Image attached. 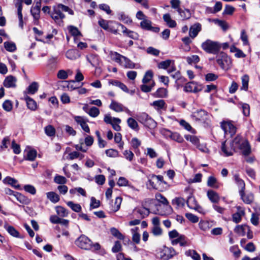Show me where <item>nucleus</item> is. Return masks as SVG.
I'll use <instances>...</instances> for the list:
<instances>
[{"mask_svg":"<svg viewBox=\"0 0 260 260\" xmlns=\"http://www.w3.org/2000/svg\"><path fill=\"white\" fill-rule=\"evenodd\" d=\"M66 56L68 58L71 60H75L78 58L80 56V55L78 51L70 49L67 51Z\"/></svg>","mask_w":260,"mask_h":260,"instance_id":"25","label":"nucleus"},{"mask_svg":"<svg viewBox=\"0 0 260 260\" xmlns=\"http://www.w3.org/2000/svg\"><path fill=\"white\" fill-rule=\"evenodd\" d=\"M70 32L74 36H80L81 35V32L78 29L74 26H70L68 27Z\"/></svg>","mask_w":260,"mask_h":260,"instance_id":"59","label":"nucleus"},{"mask_svg":"<svg viewBox=\"0 0 260 260\" xmlns=\"http://www.w3.org/2000/svg\"><path fill=\"white\" fill-rule=\"evenodd\" d=\"M14 198L20 203L23 204L28 205L30 202L29 199L18 192L15 193Z\"/></svg>","mask_w":260,"mask_h":260,"instance_id":"26","label":"nucleus"},{"mask_svg":"<svg viewBox=\"0 0 260 260\" xmlns=\"http://www.w3.org/2000/svg\"><path fill=\"white\" fill-rule=\"evenodd\" d=\"M178 244L182 247L187 246L189 245V241L184 235L180 236Z\"/></svg>","mask_w":260,"mask_h":260,"instance_id":"63","label":"nucleus"},{"mask_svg":"<svg viewBox=\"0 0 260 260\" xmlns=\"http://www.w3.org/2000/svg\"><path fill=\"white\" fill-rule=\"evenodd\" d=\"M75 244L81 249L88 250L91 246V240L85 235H81L76 241Z\"/></svg>","mask_w":260,"mask_h":260,"instance_id":"6","label":"nucleus"},{"mask_svg":"<svg viewBox=\"0 0 260 260\" xmlns=\"http://www.w3.org/2000/svg\"><path fill=\"white\" fill-rule=\"evenodd\" d=\"M177 12L180 14V17L182 19H187L190 17V13L189 10H182L181 9H178Z\"/></svg>","mask_w":260,"mask_h":260,"instance_id":"37","label":"nucleus"},{"mask_svg":"<svg viewBox=\"0 0 260 260\" xmlns=\"http://www.w3.org/2000/svg\"><path fill=\"white\" fill-rule=\"evenodd\" d=\"M50 16L56 22L63 19L64 15L61 12L58 6L54 7L53 11L50 14Z\"/></svg>","mask_w":260,"mask_h":260,"instance_id":"14","label":"nucleus"},{"mask_svg":"<svg viewBox=\"0 0 260 260\" xmlns=\"http://www.w3.org/2000/svg\"><path fill=\"white\" fill-rule=\"evenodd\" d=\"M136 212L140 214L141 217L142 218H145L149 214V210L148 209L142 207L140 208H138L136 210Z\"/></svg>","mask_w":260,"mask_h":260,"instance_id":"44","label":"nucleus"},{"mask_svg":"<svg viewBox=\"0 0 260 260\" xmlns=\"http://www.w3.org/2000/svg\"><path fill=\"white\" fill-rule=\"evenodd\" d=\"M201 47L207 53L216 54L219 51L221 46L217 42L208 39L202 43Z\"/></svg>","mask_w":260,"mask_h":260,"instance_id":"2","label":"nucleus"},{"mask_svg":"<svg viewBox=\"0 0 260 260\" xmlns=\"http://www.w3.org/2000/svg\"><path fill=\"white\" fill-rule=\"evenodd\" d=\"M165 105L166 103L162 100L155 101L151 104V105L157 111L163 109L165 108Z\"/></svg>","mask_w":260,"mask_h":260,"instance_id":"28","label":"nucleus"},{"mask_svg":"<svg viewBox=\"0 0 260 260\" xmlns=\"http://www.w3.org/2000/svg\"><path fill=\"white\" fill-rule=\"evenodd\" d=\"M167 93L168 91L166 88H160L156 91L155 94L158 97L165 98L167 96Z\"/></svg>","mask_w":260,"mask_h":260,"instance_id":"62","label":"nucleus"},{"mask_svg":"<svg viewBox=\"0 0 260 260\" xmlns=\"http://www.w3.org/2000/svg\"><path fill=\"white\" fill-rule=\"evenodd\" d=\"M38 84L36 82H32L27 88L28 93L29 94H34L38 90Z\"/></svg>","mask_w":260,"mask_h":260,"instance_id":"47","label":"nucleus"},{"mask_svg":"<svg viewBox=\"0 0 260 260\" xmlns=\"http://www.w3.org/2000/svg\"><path fill=\"white\" fill-rule=\"evenodd\" d=\"M249 77L247 75H244L242 77V86L241 87L242 89L247 90L248 87Z\"/></svg>","mask_w":260,"mask_h":260,"instance_id":"56","label":"nucleus"},{"mask_svg":"<svg viewBox=\"0 0 260 260\" xmlns=\"http://www.w3.org/2000/svg\"><path fill=\"white\" fill-rule=\"evenodd\" d=\"M54 181L58 184L63 185L67 182V179L63 176L57 175L54 178Z\"/></svg>","mask_w":260,"mask_h":260,"instance_id":"46","label":"nucleus"},{"mask_svg":"<svg viewBox=\"0 0 260 260\" xmlns=\"http://www.w3.org/2000/svg\"><path fill=\"white\" fill-rule=\"evenodd\" d=\"M4 45L6 50L9 52H13L16 50V45L13 42H5Z\"/></svg>","mask_w":260,"mask_h":260,"instance_id":"34","label":"nucleus"},{"mask_svg":"<svg viewBox=\"0 0 260 260\" xmlns=\"http://www.w3.org/2000/svg\"><path fill=\"white\" fill-rule=\"evenodd\" d=\"M22 5H21V2L20 0H19V3H18V10H17V14L19 18V26L22 28L23 27V17H22Z\"/></svg>","mask_w":260,"mask_h":260,"instance_id":"33","label":"nucleus"},{"mask_svg":"<svg viewBox=\"0 0 260 260\" xmlns=\"http://www.w3.org/2000/svg\"><path fill=\"white\" fill-rule=\"evenodd\" d=\"M169 136L170 137L171 139L174 141H175L178 143H182L183 141V138L179 134L177 133H172L170 131H168Z\"/></svg>","mask_w":260,"mask_h":260,"instance_id":"32","label":"nucleus"},{"mask_svg":"<svg viewBox=\"0 0 260 260\" xmlns=\"http://www.w3.org/2000/svg\"><path fill=\"white\" fill-rule=\"evenodd\" d=\"M164 20L170 27H174L176 26V22L172 20L169 14H165L163 16Z\"/></svg>","mask_w":260,"mask_h":260,"instance_id":"31","label":"nucleus"},{"mask_svg":"<svg viewBox=\"0 0 260 260\" xmlns=\"http://www.w3.org/2000/svg\"><path fill=\"white\" fill-rule=\"evenodd\" d=\"M117 25H118V28L120 27L122 30L123 33L126 36L135 40L138 39L139 36L137 33L133 31L128 30L124 25L120 23H117Z\"/></svg>","mask_w":260,"mask_h":260,"instance_id":"17","label":"nucleus"},{"mask_svg":"<svg viewBox=\"0 0 260 260\" xmlns=\"http://www.w3.org/2000/svg\"><path fill=\"white\" fill-rule=\"evenodd\" d=\"M239 193L241 199L246 204H251L254 200L253 194L251 193L245 194L244 190H239Z\"/></svg>","mask_w":260,"mask_h":260,"instance_id":"18","label":"nucleus"},{"mask_svg":"<svg viewBox=\"0 0 260 260\" xmlns=\"http://www.w3.org/2000/svg\"><path fill=\"white\" fill-rule=\"evenodd\" d=\"M109 107L111 109L116 112H120L124 110H126L127 112H129V111L127 108H125L122 104L114 101H112Z\"/></svg>","mask_w":260,"mask_h":260,"instance_id":"16","label":"nucleus"},{"mask_svg":"<svg viewBox=\"0 0 260 260\" xmlns=\"http://www.w3.org/2000/svg\"><path fill=\"white\" fill-rule=\"evenodd\" d=\"M28 108L31 110H35L37 109V104L32 99L27 97L25 99Z\"/></svg>","mask_w":260,"mask_h":260,"instance_id":"42","label":"nucleus"},{"mask_svg":"<svg viewBox=\"0 0 260 260\" xmlns=\"http://www.w3.org/2000/svg\"><path fill=\"white\" fill-rule=\"evenodd\" d=\"M244 214V210L240 207H238L237 211L233 215V221L236 223L240 222Z\"/></svg>","mask_w":260,"mask_h":260,"instance_id":"21","label":"nucleus"},{"mask_svg":"<svg viewBox=\"0 0 260 260\" xmlns=\"http://www.w3.org/2000/svg\"><path fill=\"white\" fill-rule=\"evenodd\" d=\"M186 203L187 206L191 209H193L198 211L199 212H202V208L198 204L197 201H196L194 197L190 196L188 197Z\"/></svg>","mask_w":260,"mask_h":260,"instance_id":"11","label":"nucleus"},{"mask_svg":"<svg viewBox=\"0 0 260 260\" xmlns=\"http://www.w3.org/2000/svg\"><path fill=\"white\" fill-rule=\"evenodd\" d=\"M209 200L213 203H217L220 200L218 194L213 190H209L207 193Z\"/></svg>","mask_w":260,"mask_h":260,"instance_id":"22","label":"nucleus"},{"mask_svg":"<svg viewBox=\"0 0 260 260\" xmlns=\"http://www.w3.org/2000/svg\"><path fill=\"white\" fill-rule=\"evenodd\" d=\"M4 228L11 236L16 238L19 237V232L13 226L5 224Z\"/></svg>","mask_w":260,"mask_h":260,"instance_id":"27","label":"nucleus"},{"mask_svg":"<svg viewBox=\"0 0 260 260\" xmlns=\"http://www.w3.org/2000/svg\"><path fill=\"white\" fill-rule=\"evenodd\" d=\"M37 156V151L35 150H30L27 153L26 159L30 161H33Z\"/></svg>","mask_w":260,"mask_h":260,"instance_id":"52","label":"nucleus"},{"mask_svg":"<svg viewBox=\"0 0 260 260\" xmlns=\"http://www.w3.org/2000/svg\"><path fill=\"white\" fill-rule=\"evenodd\" d=\"M202 30V25L200 23H196L191 25L189 28V36L192 39L195 38L199 32Z\"/></svg>","mask_w":260,"mask_h":260,"instance_id":"13","label":"nucleus"},{"mask_svg":"<svg viewBox=\"0 0 260 260\" xmlns=\"http://www.w3.org/2000/svg\"><path fill=\"white\" fill-rule=\"evenodd\" d=\"M67 205L76 212H80L81 211V206L79 204L74 203L72 201H69Z\"/></svg>","mask_w":260,"mask_h":260,"instance_id":"40","label":"nucleus"},{"mask_svg":"<svg viewBox=\"0 0 260 260\" xmlns=\"http://www.w3.org/2000/svg\"><path fill=\"white\" fill-rule=\"evenodd\" d=\"M104 121L108 124L112 125L113 128L116 131H120L121 127L119 124L121 122V120L118 118L112 117L110 114H106L104 118Z\"/></svg>","mask_w":260,"mask_h":260,"instance_id":"8","label":"nucleus"},{"mask_svg":"<svg viewBox=\"0 0 260 260\" xmlns=\"http://www.w3.org/2000/svg\"><path fill=\"white\" fill-rule=\"evenodd\" d=\"M46 197L49 200L54 204L58 202L60 200L59 195L54 191L47 192Z\"/></svg>","mask_w":260,"mask_h":260,"instance_id":"24","label":"nucleus"},{"mask_svg":"<svg viewBox=\"0 0 260 260\" xmlns=\"http://www.w3.org/2000/svg\"><path fill=\"white\" fill-rule=\"evenodd\" d=\"M221 127L225 134L231 136L234 135L236 132V127L231 122H224L221 123Z\"/></svg>","mask_w":260,"mask_h":260,"instance_id":"10","label":"nucleus"},{"mask_svg":"<svg viewBox=\"0 0 260 260\" xmlns=\"http://www.w3.org/2000/svg\"><path fill=\"white\" fill-rule=\"evenodd\" d=\"M3 108L7 112L11 111L13 108L12 103L9 100H6L3 104Z\"/></svg>","mask_w":260,"mask_h":260,"instance_id":"57","label":"nucleus"},{"mask_svg":"<svg viewBox=\"0 0 260 260\" xmlns=\"http://www.w3.org/2000/svg\"><path fill=\"white\" fill-rule=\"evenodd\" d=\"M202 90V85L193 81L187 83L184 87V90L185 92L197 93Z\"/></svg>","mask_w":260,"mask_h":260,"instance_id":"9","label":"nucleus"},{"mask_svg":"<svg viewBox=\"0 0 260 260\" xmlns=\"http://www.w3.org/2000/svg\"><path fill=\"white\" fill-rule=\"evenodd\" d=\"M45 132L48 136H54L55 134V129L52 125H48L45 127Z\"/></svg>","mask_w":260,"mask_h":260,"instance_id":"45","label":"nucleus"},{"mask_svg":"<svg viewBox=\"0 0 260 260\" xmlns=\"http://www.w3.org/2000/svg\"><path fill=\"white\" fill-rule=\"evenodd\" d=\"M235 9L234 7L230 5H225V8L223 12V14L232 15L235 11Z\"/></svg>","mask_w":260,"mask_h":260,"instance_id":"64","label":"nucleus"},{"mask_svg":"<svg viewBox=\"0 0 260 260\" xmlns=\"http://www.w3.org/2000/svg\"><path fill=\"white\" fill-rule=\"evenodd\" d=\"M150 183L154 188L156 187L157 184L160 185L161 183L166 184L165 181H164V178L160 175H153L151 179L149 180Z\"/></svg>","mask_w":260,"mask_h":260,"instance_id":"19","label":"nucleus"},{"mask_svg":"<svg viewBox=\"0 0 260 260\" xmlns=\"http://www.w3.org/2000/svg\"><path fill=\"white\" fill-rule=\"evenodd\" d=\"M87 113L91 117H97L99 115V114H100V110H99V109L98 108H96L95 107H92L87 112Z\"/></svg>","mask_w":260,"mask_h":260,"instance_id":"53","label":"nucleus"},{"mask_svg":"<svg viewBox=\"0 0 260 260\" xmlns=\"http://www.w3.org/2000/svg\"><path fill=\"white\" fill-rule=\"evenodd\" d=\"M216 61L220 67L224 70H228L231 67V59L227 54L224 52L220 53L217 56Z\"/></svg>","mask_w":260,"mask_h":260,"instance_id":"5","label":"nucleus"},{"mask_svg":"<svg viewBox=\"0 0 260 260\" xmlns=\"http://www.w3.org/2000/svg\"><path fill=\"white\" fill-rule=\"evenodd\" d=\"M74 119L75 121L81 126L83 131L88 133L90 132L89 127L86 124L87 120L84 117L76 116L74 117Z\"/></svg>","mask_w":260,"mask_h":260,"instance_id":"15","label":"nucleus"},{"mask_svg":"<svg viewBox=\"0 0 260 260\" xmlns=\"http://www.w3.org/2000/svg\"><path fill=\"white\" fill-rule=\"evenodd\" d=\"M111 234L119 240H124V236L122 235L117 229L112 228L110 229Z\"/></svg>","mask_w":260,"mask_h":260,"instance_id":"41","label":"nucleus"},{"mask_svg":"<svg viewBox=\"0 0 260 260\" xmlns=\"http://www.w3.org/2000/svg\"><path fill=\"white\" fill-rule=\"evenodd\" d=\"M236 148H239L242 151V154L247 155L250 153V148L247 141L244 140L240 136L236 137L231 142V147L229 151L226 150L225 144H222V151L226 156H231Z\"/></svg>","mask_w":260,"mask_h":260,"instance_id":"1","label":"nucleus"},{"mask_svg":"<svg viewBox=\"0 0 260 260\" xmlns=\"http://www.w3.org/2000/svg\"><path fill=\"white\" fill-rule=\"evenodd\" d=\"M55 211L57 215L59 217H64L68 215L69 212L68 210L62 206H56Z\"/></svg>","mask_w":260,"mask_h":260,"instance_id":"29","label":"nucleus"},{"mask_svg":"<svg viewBox=\"0 0 260 260\" xmlns=\"http://www.w3.org/2000/svg\"><path fill=\"white\" fill-rule=\"evenodd\" d=\"M151 233L155 236H159L162 235V230L160 226H153L151 229Z\"/></svg>","mask_w":260,"mask_h":260,"instance_id":"55","label":"nucleus"},{"mask_svg":"<svg viewBox=\"0 0 260 260\" xmlns=\"http://www.w3.org/2000/svg\"><path fill=\"white\" fill-rule=\"evenodd\" d=\"M155 199L158 202L162 203L164 205H168L169 204L167 199L159 193L155 194Z\"/></svg>","mask_w":260,"mask_h":260,"instance_id":"48","label":"nucleus"},{"mask_svg":"<svg viewBox=\"0 0 260 260\" xmlns=\"http://www.w3.org/2000/svg\"><path fill=\"white\" fill-rule=\"evenodd\" d=\"M68 73L72 74V72L70 70H68V72L62 70L59 71L57 74L58 78L60 79H67L68 77Z\"/></svg>","mask_w":260,"mask_h":260,"instance_id":"54","label":"nucleus"},{"mask_svg":"<svg viewBox=\"0 0 260 260\" xmlns=\"http://www.w3.org/2000/svg\"><path fill=\"white\" fill-rule=\"evenodd\" d=\"M16 81L17 79L15 77L12 76H9L5 79L3 84L7 88L15 87L16 85Z\"/></svg>","mask_w":260,"mask_h":260,"instance_id":"20","label":"nucleus"},{"mask_svg":"<svg viewBox=\"0 0 260 260\" xmlns=\"http://www.w3.org/2000/svg\"><path fill=\"white\" fill-rule=\"evenodd\" d=\"M117 16L118 19L123 21L125 23L129 24L132 22L131 19L123 12L119 13Z\"/></svg>","mask_w":260,"mask_h":260,"instance_id":"35","label":"nucleus"},{"mask_svg":"<svg viewBox=\"0 0 260 260\" xmlns=\"http://www.w3.org/2000/svg\"><path fill=\"white\" fill-rule=\"evenodd\" d=\"M140 25L143 29L149 30L151 29V22L148 19H144L140 23Z\"/></svg>","mask_w":260,"mask_h":260,"instance_id":"49","label":"nucleus"},{"mask_svg":"<svg viewBox=\"0 0 260 260\" xmlns=\"http://www.w3.org/2000/svg\"><path fill=\"white\" fill-rule=\"evenodd\" d=\"M185 138L187 141H190L191 143L196 146L198 145L199 143V139L195 136L188 135L185 136Z\"/></svg>","mask_w":260,"mask_h":260,"instance_id":"51","label":"nucleus"},{"mask_svg":"<svg viewBox=\"0 0 260 260\" xmlns=\"http://www.w3.org/2000/svg\"><path fill=\"white\" fill-rule=\"evenodd\" d=\"M153 77V73L151 71H148L146 72L142 82L144 84H146L150 81Z\"/></svg>","mask_w":260,"mask_h":260,"instance_id":"50","label":"nucleus"},{"mask_svg":"<svg viewBox=\"0 0 260 260\" xmlns=\"http://www.w3.org/2000/svg\"><path fill=\"white\" fill-rule=\"evenodd\" d=\"M249 228L246 224L238 225L235 227L234 232L239 236H243L246 234L247 231H249Z\"/></svg>","mask_w":260,"mask_h":260,"instance_id":"23","label":"nucleus"},{"mask_svg":"<svg viewBox=\"0 0 260 260\" xmlns=\"http://www.w3.org/2000/svg\"><path fill=\"white\" fill-rule=\"evenodd\" d=\"M137 120L147 127L154 126L155 121L147 113H142L137 116Z\"/></svg>","mask_w":260,"mask_h":260,"instance_id":"7","label":"nucleus"},{"mask_svg":"<svg viewBox=\"0 0 260 260\" xmlns=\"http://www.w3.org/2000/svg\"><path fill=\"white\" fill-rule=\"evenodd\" d=\"M121 202L122 199L120 197H117L115 199L114 204L111 205V211L114 212L117 211L120 209Z\"/></svg>","mask_w":260,"mask_h":260,"instance_id":"30","label":"nucleus"},{"mask_svg":"<svg viewBox=\"0 0 260 260\" xmlns=\"http://www.w3.org/2000/svg\"><path fill=\"white\" fill-rule=\"evenodd\" d=\"M187 256H189L194 260H200L201 257L200 255L194 250H189L185 252Z\"/></svg>","mask_w":260,"mask_h":260,"instance_id":"43","label":"nucleus"},{"mask_svg":"<svg viewBox=\"0 0 260 260\" xmlns=\"http://www.w3.org/2000/svg\"><path fill=\"white\" fill-rule=\"evenodd\" d=\"M207 183V185L209 187L214 188H218V185H217V180L213 176H210L208 177Z\"/></svg>","mask_w":260,"mask_h":260,"instance_id":"38","label":"nucleus"},{"mask_svg":"<svg viewBox=\"0 0 260 260\" xmlns=\"http://www.w3.org/2000/svg\"><path fill=\"white\" fill-rule=\"evenodd\" d=\"M114 61L125 68L133 69L135 67V63L126 57L115 52L113 54Z\"/></svg>","mask_w":260,"mask_h":260,"instance_id":"4","label":"nucleus"},{"mask_svg":"<svg viewBox=\"0 0 260 260\" xmlns=\"http://www.w3.org/2000/svg\"><path fill=\"white\" fill-rule=\"evenodd\" d=\"M157 254L160 258L164 260H169L176 255L177 253L173 248L163 246L158 249Z\"/></svg>","mask_w":260,"mask_h":260,"instance_id":"3","label":"nucleus"},{"mask_svg":"<svg viewBox=\"0 0 260 260\" xmlns=\"http://www.w3.org/2000/svg\"><path fill=\"white\" fill-rule=\"evenodd\" d=\"M192 117L197 121H205L207 119L208 113L203 110H197L193 112Z\"/></svg>","mask_w":260,"mask_h":260,"instance_id":"12","label":"nucleus"},{"mask_svg":"<svg viewBox=\"0 0 260 260\" xmlns=\"http://www.w3.org/2000/svg\"><path fill=\"white\" fill-rule=\"evenodd\" d=\"M127 123L128 126L132 129L135 131H138L139 129L138 122L134 118L131 117L128 118L127 120Z\"/></svg>","mask_w":260,"mask_h":260,"instance_id":"39","label":"nucleus"},{"mask_svg":"<svg viewBox=\"0 0 260 260\" xmlns=\"http://www.w3.org/2000/svg\"><path fill=\"white\" fill-rule=\"evenodd\" d=\"M199 57L196 55L188 56L186 58V61L189 64L197 63L199 61Z\"/></svg>","mask_w":260,"mask_h":260,"instance_id":"60","label":"nucleus"},{"mask_svg":"<svg viewBox=\"0 0 260 260\" xmlns=\"http://www.w3.org/2000/svg\"><path fill=\"white\" fill-rule=\"evenodd\" d=\"M174 61L173 60L167 59L163 61H161L158 64V68L159 69H168L172 64H174Z\"/></svg>","mask_w":260,"mask_h":260,"instance_id":"36","label":"nucleus"},{"mask_svg":"<svg viewBox=\"0 0 260 260\" xmlns=\"http://www.w3.org/2000/svg\"><path fill=\"white\" fill-rule=\"evenodd\" d=\"M231 51L235 52V55L237 57H244L245 56L241 50L234 46H233L231 48Z\"/></svg>","mask_w":260,"mask_h":260,"instance_id":"61","label":"nucleus"},{"mask_svg":"<svg viewBox=\"0 0 260 260\" xmlns=\"http://www.w3.org/2000/svg\"><path fill=\"white\" fill-rule=\"evenodd\" d=\"M185 217L192 223H197L199 221V217L192 213H186Z\"/></svg>","mask_w":260,"mask_h":260,"instance_id":"58","label":"nucleus"}]
</instances>
